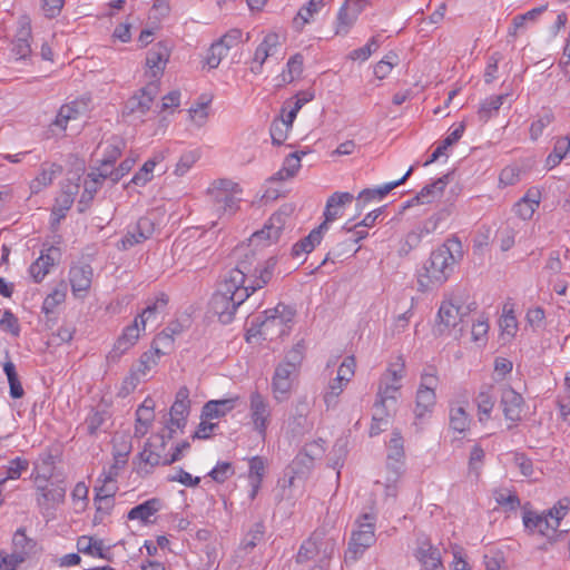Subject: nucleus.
Listing matches in <instances>:
<instances>
[{"mask_svg": "<svg viewBox=\"0 0 570 570\" xmlns=\"http://www.w3.org/2000/svg\"><path fill=\"white\" fill-rule=\"evenodd\" d=\"M463 257L462 243L458 237L446 238L417 272L419 291L426 292L444 284L453 272L454 265Z\"/></svg>", "mask_w": 570, "mask_h": 570, "instance_id": "obj_2", "label": "nucleus"}, {"mask_svg": "<svg viewBox=\"0 0 570 570\" xmlns=\"http://www.w3.org/2000/svg\"><path fill=\"white\" fill-rule=\"evenodd\" d=\"M471 417L462 405H451L449 413L450 428L458 433H464L469 430Z\"/></svg>", "mask_w": 570, "mask_h": 570, "instance_id": "obj_33", "label": "nucleus"}, {"mask_svg": "<svg viewBox=\"0 0 570 570\" xmlns=\"http://www.w3.org/2000/svg\"><path fill=\"white\" fill-rule=\"evenodd\" d=\"M354 196L348 191H336L332 194L326 202L324 210L325 226L328 228V223L336 220L343 214V206L352 203Z\"/></svg>", "mask_w": 570, "mask_h": 570, "instance_id": "obj_23", "label": "nucleus"}, {"mask_svg": "<svg viewBox=\"0 0 570 570\" xmlns=\"http://www.w3.org/2000/svg\"><path fill=\"white\" fill-rule=\"evenodd\" d=\"M474 403L478 409V419L485 423L491 419V413L495 404V396L492 393V386H484L475 396Z\"/></svg>", "mask_w": 570, "mask_h": 570, "instance_id": "obj_27", "label": "nucleus"}, {"mask_svg": "<svg viewBox=\"0 0 570 570\" xmlns=\"http://www.w3.org/2000/svg\"><path fill=\"white\" fill-rule=\"evenodd\" d=\"M522 519L527 530L532 533L537 532L543 537L552 535L558 529V522L552 518V511L538 514L535 512L524 510Z\"/></svg>", "mask_w": 570, "mask_h": 570, "instance_id": "obj_15", "label": "nucleus"}, {"mask_svg": "<svg viewBox=\"0 0 570 570\" xmlns=\"http://www.w3.org/2000/svg\"><path fill=\"white\" fill-rule=\"evenodd\" d=\"M508 98V94L491 96L487 99H484L480 108L478 110L479 118L482 121H488L490 118H492L494 115L498 114L501 106L504 104L505 99Z\"/></svg>", "mask_w": 570, "mask_h": 570, "instance_id": "obj_36", "label": "nucleus"}, {"mask_svg": "<svg viewBox=\"0 0 570 570\" xmlns=\"http://www.w3.org/2000/svg\"><path fill=\"white\" fill-rule=\"evenodd\" d=\"M396 62H397V55L394 52L387 53L382 60H380L375 65L374 75L379 79L386 78L391 73V71H392L393 67L396 65Z\"/></svg>", "mask_w": 570, "mask_h": 570, "instance_id": "obj_60", "label": "nucleus"}, {"mask_svg": "<svg viewBox=\"0 0 570 570\" xmlns=\"http://www.w3.org/2000/svg\"><path fill=\"white\" fill-rule=\"evenodd\" d=\"M285 307L277 305L273 309L265 312V318L259 324V328L256 331L264 340L274 341L281 338L285 333Z\"/></svg>", "mask_w": 570, "mask_h": 570, "instance_id": "obj_10", "label": "nucleus"}, {"mask_svg": "<svg viewBox=\"0 0 570 570\" xmlns=\"http://www.w3.org/2000/svg\"><path fill=\"white\" fill-rule=\"evenodd\" d=\"M285 107L279 109L278 117L273 121L271 126V137L272 142L275 146H282L285 142V132L283 130V126H285Z\"/></svg>", "mask_w": 570, "mask_h": 570, "instance_id": "obj_59", "label": "nucleus"}, {"mask_svg": "<svg viewBox=\"0 0 570 570\" xmlns=\"http://www.w3.org/2000/svg\"><path fill=\"white\" fill-rule=\"evenodd\" d=\"M331 2H333V0H309L293 18L292 28L301 32L304 27L312 21L314 14L318 13L323 7Z\"/></svg>", "mask_w": 570, "mask_h": 570, "instance_id": "obj_25", "label": "nucleus"}, {"mask_svg": "<svg viewBox=\"0 0 570 570\" xmlns=\"http://www.w3.org/2000/svg\"><path fill=\"white\" fill-rule=\"evenodd\" d=\"M435 392L429 389H417L414 413L416 419H423L431 414L435 405Z\"/></svg>", "mask_w": 570, "mask_h": 570, "instance_id": "obj_32", "label": "nucleus"}, {"mask_svg": "<svg viewBox=\"0 0 570 570\" xmlns=\"http://www.w3.org/2000/svg\"><path fill=\"white\" fill-rule=\"evenodd\" d=\"M253 294L250 288L239 284L238 278L232 279L224 275L212 296L209 309L220 323L228 324L234 320L237 308Z\"/></svg>", "mask_w": 570, "mask_h": 570, "instance_id": "obj_3", "label": "nucleus"}, {"mask_svg": "<svg viewBox=\"0 0 570 570\" xmlns=\"http://www.w3.org/2000/svg\"><path fill=\"white\" fill-rule=\"evenodd\" d=\"M56 254H58V248L51 247L31 264L29 273L35 282H41L49 273L50 267L55 264Z\"/></svg>", "mask_w": 570, "mask_h": 570, "instance_id": "obj_28", "label": "nucleus"}, {"mask_svg": "<svg viewBox=\"0 0 570 570\" xmlns=\"http://www.w3.org/2000/svg\"><path fill=\"white\" fill-rule=\"evenodd\" d=\"M541 202V191L537 187H531L524 196L520 198L513 206V212L523 220L532 218Z\"/></svg>", "mask_w": 570, "mask_h": 570, "instance_id": "obj_22", "label": "nucleus"}, {"mask_svg": "<svg viewBox=\"0 0 570 570\" xmlns=\"http://www.w3.org/2000/svg\"><path fill=\"white\" fill-rule=\"evenodd\" d=\"M501 335L509 340L513 338L518 332V321L512 308L503 307V313L499 320Z\"/></svg>", "mask_w": 570, "mask_h": 570, "instance_id": "obj_46", "label": "nucleus"}, {"mask_svg": "<svg viewBox=\"0 0 570 570\" xmlns=\"http://www.w3.org/2000/svg\"><path fill=\"white\" fill-rule=\"evenodd\" d=\"M99 174H102V167H98L96 170H92L91 173L88 174L83 184L82 198L87 197L88 199H92L94 195L96 194L99 187L100 181L106 179L102 178V176H100Z\"/></svg>", "mask_w": 570, "mask_h": 570, "instance_id": "obj_58", "label": "nucleus"}, {"mask_svg": "<svg viewBox=\"0 0 570 570\" xmlns=\"http://www.w3.org/2000/svg\"><path fill=\"white\" fill-rule=\"evenodd\" d=\"M61 167L52 164L48 168H43L41 173L36 177V179L31 183V190L33 193H38L41 188L50 185L53 178L60 174Z\"/></svg>", "mask_w": 570, "mask_h": 570, "instance_id": "obj_48", "label": "nucleus"}, {"mask_svg": "<svg viewBox=\"0 0 570 570\" xmlns=\"http://www.w3.org/2000/svg\"><path fill=\"white\" fill-rule=\"evenodd\" d=\"M77 548L80 552L104 558V543L91 537L82 535L77 541Z\"/></svg>", "mask_w": 570, "mask_h": 570, "instance_id": "obj_53", "label": "nucleus"}, {"mask_svg": "<svg viewBox=\"0 0 570 570\" xmlns=\"http://www.w3.org/2000/svg\"><path fill=\"white\" fill-rule=\"evenodd\" d=\"M263 535L264 525L261 522H256L242 540L239 549L245 552L253 550L256 547L257 542H259L263 539Z\"/></svg>", "mask_w": 570, "mask_h": 570, "instance_id": "obj_54", "label": "nucleus"}, {"mask_svg": "<svg viewBox=\"0 0 570 570\" xmlns=\"http://www.w3.org/2000/svg\"><path fill=\"white\" fill-rule=\"evenodd\" d=\"M207 193L217 212L223 215L230 216L239 208L243 189L230 179L220 178L214 180L208 187Z\"/></svg>", "mask_w": 570, "mask_h": 570, "instance_id": "obj_5", "label": "nucleus"}, {"mask_svg": "<svg viewBox=\"0 0 570 570\" xmlns=\"http://www.w3.org/2000/svg\"><path fill=\"white\" fill-rule=\"evenodd\" d=\"M69 281L76 296H85L92 282V268L88 264L75 265L70 268Z\"/></svg>", "mask_w": 570, "mask_h": 570, "instance_id": "obj_19", "label": "nucleus"}, {"mask_svg": "<svg viewBox=\"0 0 570 570\" xmlns=\"http://www.w3.org/2000/svg\"><path fill=\"white\" fill-rule=\"evenodd\" d=\"M271 389L276 401L282 402L285 400V367L282 363L275 368Z\"/></svg>", "mask_w": 570, "mask_h": 570, "instance_id": "obj_52", "label": "nucleus"}, {"mask_svg": "<svg viewBox=\"0 0 570 570\" xmlns=\"http://www.w3.org/2000/svg\"><path fill=\"white\" fill-rule=\"evenodd\" d=\"M249 415L255 431H257L261 435H264L269 421L271 412L268 403L258 391H254L249 395Z\"/></svg>", "mask_w": 570, "mask_h": 570, "instance_id": "obj_16", "label": "nucleus"}, {"mask_svg": "<svg viewBox=\"0 0 570 570\" xmlns=\"http://www.w3.org/2000/svg\"><path fill=\"white\" fill-rule=\"evenodd\" d=\"M375 542L374 517L364 513L356 521V529L352 532L348 548L345 551V561L355 562Z\"/></svg>", "mask_w": 570, "mask_h": 570, "instance_id": "obj_6", "label": "nucleus"}, {"mask_svg": "<svg viewBox=\"0 0 570 570\" xmlns=\"http://www.w3.org/2000/svg\"><path fill=\"white\" fill-rule=\"evenodd\" d=\"M394 188L395 184H385L379 188L363 189L357 196V207L362 210L366 203L382 199Z\"/></svg>", "mask_w": 570, "mask_h": 570, "instance_id": "obj_45", "label": "nucleus"}, {"mask_svg": "<svg viewBox=\"0 0 570 570\" xmlns=\"http://www.w3.org/2000/svg\"><path fill=\"white\" fill-rule=\"evenodd\" d=\"M3 371L7 375L9 387H10V395L13 399H20L23 396V389L22 385L18 379V374L16 371V366L11 361H8L3 364Z\"/></svg>", "mask_w": 570, "mask_h": 570, "instance_id": "obj_51", "label": "nucleus"}, {"mask_svg": "<svg viewBox=\"0 0 570 570\" xmlns=\"http://www.w3.org/2000/svg\"><path fill=\"white\" fill-rule=\"evenodd\" d=\"M157 164L156 159H149L147 160L142 167L139 169L138 173L135 174V176L131 179V184H135L137 186H144L153 178V173L155 169V166Z\"/></svg>", "mask_w": 570, "mask_h": 570, "instance_id": "obj_61", "label": "nucleus"}, {"mask_svg": "<svg viewBox=\"0 0 570 570\" xmlns=\"http://www.w3.org/2000/svg\"><path fill=\"white\" fill-rule=\"evenodd\" d=\"M189 391L186 386H181L175 397V402L170 407V419L168 422V430L176 432L181 430L186 424V419L189 414Z\"/></svg>", "mask_w": 570, "mask_h": 570, "instance_id": "obj_14", "label": "nucleus"}, {"mask_svg": "<svg viewBox=\"0 0 570 570\" xmlns=\"http://www.w3.org/2000/svg\"><path fill=\"white\" fill-rule=\"evenodd\" d=\"M449 183V175H444L438 178L432 184L424 186L421 191L412 198L407 206H412L414 204H426L431 203L433 199L440 197Z\"/></svg>", "mask_w": 570, "mask_h": 570, "instance_id": "obj_26", "label": "nucleus"}, {"mask_svg": "<svg viewBox=\"0 0 570 570\" xmlns=\"http://www.w3.org/2000/svg\"><path fill=\"white\" fill-rule=\"evenodd\" d=\"M500 404L505 420L513 423L521 420L524 400L522 395L515 392L511 386L502 389Z\"/></svg>", "mask_w": 570, "mask_h": 570, "instance_id": "obj_17", "label": "nucleus"}, {"mask_svg": "<svg viewBox=\"0 0 570 570\" xmlns=\"http://www.w3.org/2000/svg\"><path fill=\"white\" fill-rule=\"evenodd\" d=\"M495 502L505 511H517L520 508V499L514 491L505 488L498 489L493 492Z\"/></svg>", "mask_w": 570, "mask_h": 570, "instance_id": "obj_41", "label": "nucleus"}, {"mask_svg": "<svg viewBox=\"0 0 570 570\" xmlns=\"http://www.w3.org/2000/svg\"><path fill=\"white\" fill-rule=\"evenodd\" d=\"M142 331L145 330L140 326L138 318H135L130 325L122 330V333L114 343V346L108 354V360L114 362L118 361L138 342Z\"/></svg>", "mask_w": 570, "mask_h": 570, "instance_id": "obj_12", "label": "nucleus"}, {"mask_svg": "<svg viewBox=\"0 0 570 570\" xmlns=\"http://www.w3.org/2000/svg\"><path fill=\"white\" fill-rule=\"evenodd\" d=\"M77 190H78L77 185H72V186L70 185L57 198L56 205L52 209V215L57 217V220L65 217L66 212L73 204V199H75V195L77 194Z\"/></svg>", "mask_w": 570, "mask_h": 570, "instance_id": "obj_38", "label": "nucleus"}, {"mask_svg": "<svg viewBox=\"0 0 570 570\" xmlns=\"http://www.w3.org/2000/svg\"><path fill=\"white\" fill-rule=\"evenodd\" d=\"M136 159L135 158H126L118 168L110 169L102 167V174H99L102 176V178L110 179L114 184L119 181L122 176H125L127 173H129L135 165Z\"/></svg>", "mask_w": 570, "mask_h": 570, "instance_id": "obj_57", "label": "nucleus"}, {"mask_svg": "<svg viewBox=\"0 0 570 570\" xmlns=\"http://www.w3.org/2000/svg\"><path fill=\"white\" fill-rule=\"evenodd\" d=\"M173 343V337L166 332L157 336L154 342L151 350L141 354L138 362L131 367L130 374L125 379L124 384L126 389L134 390L136 385L148 375L153 367L158 364L160 356L165 355V352L159 346H169Z\"/></svg>", "mask_w": 570, "mask_h": 570, "instance_id": "obj_4", "label": "nucleus"}, {"mask_svg": "<svg viewBox=\"0 0 570 570\" xmlns=\"http://www.w3.org/2000/svg\"><path fill=\"white\" fill-rule=\"evenodd\" d=\"M35 485L37 504L43 514L49 513L63 502L66 488L61 483L52 482L45 476L37 475L35 478Z\"/></svg>", "mask_w": 570, "mask_h": 570, "instance_id": "obj_7", "label": "nucleus"}, {"mask_svg": "<svg viewBox=\"0 0 570 570\" xmlns=\"http://www.w3.org/2000/svg\"><path fill=\"white\" fill-rule=\"evenodd\" d=\"M570 154V138L560 137L556 140L553 150L548 155L546 159V166L548 169H552L558 166L568 155Z\"/></svg>", "mask_w": 570, "mask_h": 570, "instance_id": "obj_34", "label": "nucleus"}, {"mask_svg": "<svg viewBox=\"0 0 570 570\" xmlns=\"http://www.w3.org/2000/svg\"><path fill=\"white\" fill-rule=\"evenodd\" d=\"M209 102H210V99L203 100V101L196 102L189 109V116H190L191 121L199 127L203 126L207 120V117H208L207 108H208Z\"/></svg>", "mask_w": 570, "mask_h": 570, "instance_id": "obj_63", "label": "nucleus"}, {"mask_svg": "<svg viewBox=\"0 0 570 570\" xmlns=\"http://www.w3.org/2000/svg\"><path fill=\"white\" fill-rule=\"evenodd\" d=\"M167 302V297L165 295H161L153 304L148 305L140 315L136 317L138 318V322L144 330L146 328L147 322L154 320L157 314L164 312Z\"/></svg>", "mask_w": 570, "mask_h": 570, "instance_id": "obj_49", "label": "nucleus"}, {"mask_svg": "<svg viewBox=\"0 0 570 570\" xmlns=\"http://www.w3.org/2000/svg\"><path fill=\"white\" fill-rule=\"evenodd\" d=\"M161 502L158 499H150L132 508L128 512L129 520H139L142 523L150 522V518L160 510Z\"/></svg>", "mask_w": 570, "mask_h": 570, "instance_id": "obj_31", "label": "nucleus"}, {"mask_svg": "<svg viewBox=\"0 0 570 570\" xmlns=\"http://www.w3.org/2000/svg\"><path fill=\"white\" fill-rule=\"evenodd\" d=\"M470 312V305L463 304L459 297L451 296L445 298L442 301L438 312L439 332L442 333L441 326L455 328L464 322Z\"/></svg>", "mask_w": 570, "mask_h": 570, "instance_id": "obj_8", "label": "nucleus"}, {"mask_svg": "<svg viewBox=\"0 0 570 570\" xmlns=\"http://www.w3.org/2000/svg\"><path fill=\"white\" fill-rule=\"evenodd\" d=\"M306 344L303 340L297 342L287 353V381L292 372H297L305 357Z\"/></svg>", "mask_w": 570, "mask_h": 570, "instance_id": "obj_42", "label": "nucleus"}, {"mask_svg": "<svg viewBox=\"0 0 570 570\" xmlns=\"http://www.w3.org/2000/svg\"><path fill=\"white\" fill-rule=\"evenodd\" d=\"M415 557L425 570H445L440 550L429 540L420 542Z\"/></svg>", "mask_w": 570, "mask_h": 570, "instance_id": "obj_20", "label": "nucleus"}, {"mask_svg": "<svg viewBox=\"0 0 570 570\" xmlns=\"http://www.w3.org/2000/svg\"><path fill=\"white\" fill-rule=\"evenodd\" d=\"M400 387V384L389 383L381 380L376 400L395 406Z\"/></svg>", "mask_w": 570, "mask_h": 570, "instance_id": "obj_55", "label": "nucleus"}, {"mask_svg": "<svg viewBox=\"0 0 570 570\" xmlns=\"http://www.w3.org/2000/svg\"><path fill=\"white\" fill-rule=\"evenodd\" d=\"M85 112L82 102L73 101L60 107L56 119L50 125L53 134H60L67 130L69 122L78 120Z\"/></svg>", "mask_w": 570, "mask_h": 570, "instance_id": "obj_18", "label": "nucleus"}, {"mask_svg": "<svg viewBox=\"0 0 570 570\" xmlns=\"http://www.w3.org/2000/svg\"><path fill=\"white\" fill-rule=\"evenodd\" d=\"M170 57V47L166 42H158L153 46L146 56V76L150 81L160 78Z\"/></svg>", "mask_w": 570, "mask_h": 570, "instance_id": "obj_9", "label": "nucleus"}, {"mask_svg": "<svg viewBox=\"0 0 570 570\" xmlns=\"http://www.w3.org/2000/svg\"><path fill=\"white\" fill-rule=\"evenodd\" d=\"M17 31L12 41L11 52L18 60H24L31 56V20L28 16H21L17 22Z\"/></svg>", "mask_w": 570, "mask_h": 570, "instance_id": "obj_13", "label": "nucleus"}, {"mask_svg": "<svg viewBox=\"0 0 570 570\" xmlns=\"http://www.w3.org/2000/svg\"><path fill=\"white\" fill-rule=\"evenodd\" d=\"M158 91V83L149 81L138 95H135L129 99L127 107L132 112L145 115L150 109L154 98L157 96Z\"/></svg>", "mask_w": 570, "mask_h": 570, "instance_id": "obj_24", "label": "nucleus"}, {"mask_svg": "<svg viewBox=\"0 0 570 570\" xmlns=\"http://www.w3.org/2000/svg\"><path fill=\"white\" fill-rule=\"evenodd\" d=\"M321 537L318 533H312V535L302 543L299 551L296 556L297 562H306L313 558H316L317 554V548H316V541Z\"/></svg>", "mask_w": 570, "mask_h": 570, "instance_id": "obj_56", "label": "nucleus"}, {"mask_svg": "<svg viewBox=\"0 0 570 570\" xmlns=\"http://www.w3.org/2000/svg\"><path fill=\"white\" fill-rule=\"evenodd\" d=\"M264 474V462L259 458H253L249 462L248 480L252 487L250 498H255Z\"/></svg>", "mask_w": 570, "mask_h": 570, "instance_id": "obj_50", "label": "nucleus"}, {"mask_svg": "<svg viewBox=\"0 0 570 570\" xmlns=\"http://www.w3.org/2000/svg\"><path fill=\"white\" fill-rule=\"evenodd\" d=\"M284 227L285 216L283 212L278 210L269 218L262 230L255 232L247 243H243L234 249L235 267L227 271L224 275L232 279L238 278L239 284L249 288L253 282H255V275L258 273L262 262L261 243L263 240H278Z\"/></svg>", "mask_w": 570, "mask_h": 570, "instance_id": "obj_1", "label": "nucleus"}, {"mask_svg": "<svg viewBox=\"0 0 570 570\" xmlns=\"http://www.w3.org/2000/svg\"><path fill=\"white\" fill-rule=\"evenodd\" d=\"M380 47V41L376 37H372L368 42L350 52V59L365 61L370 58L372 52L376 51Z\"/></svg>", "mask_w": 570, "mask_h": 570, "instance_id": "obj_62", "label": "nucleus"}, {"mask_svg": "<svg viewBox=\"0 0 570 570\" xmlns=\"http://www.w3.org/2000/svg\"><path fill=\"white\" fill-rule=\"evenodd\" d=\"M313 533H318L321 537L318 540H315L317 548L316 558L320 562L330 560L336 550V540L321 529L315 530Z\"/></svg>", "mask_w": 570, "mask_h": 570, "instance_id": "obj_37", "label": "nucleus"}, {"mask_svg": "<svg viewBox=\"0 0 570 570\" xmlns=\"http://www.w3.org/2000/svg\"><path fill=\"white\" fill-rule=\"evenodd\" d=\"M315 98V91L312 88H308L306 90L298 91L295 94L294 97H292L293 106L291 107L289 111L287 112V129L292 127V124L294 119L297 116V112L301 110V108L306 105L307 102L312 101Z\"/></svg>", "mask_w": 570, "mask_h": 570, "instance_id": "obj_40", "label": "nucleus"}, {"mask_svg": "<svg viewBox=\"0 0 570 570\" xmlns=\"http://www.w3.org/2000/svg\"><path fill=\"white\" fill-rule=\"evenodd\" d=\"M327 230L325 224H321L314 228L305 238L296 243L291 250L293 257H299L302 254L309 253L314 249L315 245L321 243L323 234Z\"/></svg>", "mask_w": 570, "mask_h": 570, "instance_id": "obj_29", "label": "nucleus"}, {"mask_svg": "<svg viewBox=\"0 0 570 570\" xmlns=\"http://www.w3.org/2000/svg\"><path fill=\"white\" fill-rule=\"evenodd\" d=\"M553 121V115L550 111L541 115L537 120L532 121L530 126V138L537 140L543 130Z\"/></svg>", "mask_w": 570, "mask_h": 570, "instance_id": "obj_64", "label": "nucleus"}, {"mask_svg": "<svg viewBox=\"0 0 570 570\" xmlns=\"http://www.w3.org/2000/svg\"><path fill=\"white\" fill-rule=\"evenodd\" d=\"M277 264V259L275 257H269L264 263L261 262V266L258 267V273L255 275V282L249 288L255 293L257 289L262 288L266 285L274 273L275 266Z\"/></svg>", "mask_w": 570, "mask_h": 570, "instance_id": "obj_39", "label": "nucleus"}, {"mask_svg": "<svg viewBox=\"0 0 570 570\" xmlns=\"http://www.w3.org/2000/svg\"><path fill=\"white\" fill-rule=\"evenodd\" d=\"M166 454H161L159 451L153 450V443H147L144 450L139 453V458L144 463V468H140V471L145 473H149L150 469L158 465L164 464Z\"/></svg>", "mask_w": 570, "mask_h": 570, "instance_id": "obj_43", "label": "nucleus"}, {"mask_svg": "<svg viewBox=\"0 0 570 570\" xmlns=\"http://www.w3.org/2000/svg\"><path fill=\"white\" fill-rule=\"evenodd\" d=\"M348 383L338 377L330 381L326 391L323 394V400L327 409L335 407L338 403V397L343 393Z\"/></svg>", "mask_w": 570, "mask_h": 570, "instance_id": "obj_44", "label": "nucleus"}, {"mask_svg": "<svg viewBox=\"0 0 570 570\" xmlns=\"http://www.w3.org/2000/svg\"><path fill=\"white\" fill-rule=\"evenodd\" d=\"M239 401V396L235 395L228 399L210 400L205 403L202 410V419L218 420L232 412Z\"/></svg>", "mask_w": 570, "mask_h": 570, "instance_id": "obj_21", "label": "nucleus"}, {"mask_svg": "<svg viewBox=\"0 0 570 570\" xmlns=\"http://www.w3.org/2000/svg\"><path fill=\"white\" fill-rule=\"evenodd\" d=\"M363 10V0H345L336 16L335 35L346 36Z\"/></svg>", "mask_w": 570, "mask_h": 570, "instance_id": "obj_11", "label": "nucleus"}, {"mask_svg": "<svg viewBox=\"0 0 570 570\" xmlns=\"http://www.w3.org/2000/svg\"><path fill=\"white\" fill-rule=\"evenodd\" d=\"M199 158L200 153L197 149L187 150L183 153L175 166L174 174L177 177L185 176L191 169V167L198 161Z\"/></svg>", "mask_w": 570, "mask_h": 570, "instance_id": "obj_47", "label": "nucleus"}, {"mask_svg": "<svg viewBox=\"0 0 570 570\" xmlns=\"http://www.w3.org/2000/svg\"><path fill=\"white\" fill-rule=\"evenodd\" d=\"M283 168L274 176L267 178L264 185L262 202L264 204L278 199L285 191V178L282 176Z\"/></svg>", "mask_w": 570, "mask_h": 570, "instance_id": "obj_30", "label": "nucleus"}, {"mask_svg": "<svg viewBox=\"0 0 570 570\" xmlns=\"http://www.w3.org/2000/svg\"><path fill=\"white\" fill-rule=\"evenodd\" d=\"M101 147L104 148V157L99 167H106L110 170L115 160L120 156L125 141L119 137H112Z\"/></svg>", "mask_w": 570, "mask_h": 570, "instance_id": "obj_35", "label": "nucleus"}]
</instances>
